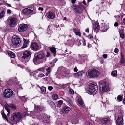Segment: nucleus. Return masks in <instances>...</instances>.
<instances>
[{
	"label": "nucleus",
	"instance_id": "obj_1",
	"mask_svg": "<svg viewBox=\"0 0 125 125\" xmlns=\"http://www.w3.org/2000/svg\"><path fill=\"white\" fill-rule=\"evenodd\" d=\"M100 72L98 69L94 68L88 70L86 73L87 77L92 78H97Z\"/></svg>",
	"mask_w": 125,
	"mask_h": 125
},
{
	"label": "nucleus",
	"instance_id": "obj_2",
	"mask_svg": "<svg viewBox=\"0 0 125 125\" xmlns=\"http://www.w3.org/2000/svg\"><path fill=\"white\" fill-rule=\"evenodd\" d=\"M88 89V90L87 91V93L89 94H92L97 91L98 87L95 83H91L89 85Z\"/></svg>",
	"mask_w": 125,
	"mask_h": 125
},
{
	"label": "nucleus",
	"instance_id": "obj_3",
	"mask_svg": "<svg viewBox=\"0 0 125 125\" xmlns=\"http://www.w3.org/2000/svg\"><path fill=\"white\" fill-rule=\"evenodd\" d=\"M45 55V54L42 52H40L34 55L33 60V62L35 64H36L37 62L39 60L43 59Z\"/></svg>",
	"mask_w": 125,
	"mask_h": 125
},
{
	"label": "nucleus",
	"instance_id": "obj_4",
	"mask_svg": "<svg viewBox=\"0 0 125 125\" xmlns=\"http://www.w3.org/2000/svg\"><path fill=\"white\" fill-rule=\"evenodd\" d=\"M31 52L27 50L23 52V53L21 54V56L23 60L25 61V62H28L31 57Z\"/></svg>",
	"mask_w": 125,
	"mask_h": 125
},
{
	"label": "nucleus",
	"instance_id": "obj_5",
	"mask_svg": "<svg viewBox=\"0 0 125 125\" xmlns=\"http://www.w3.org/2000/svg\"><path fill=\"white\" fill-rule=\"evenodd\" d=\"M3 94L4 97L8 98L12 96L13 94V92L11 89H7L4 90Z\"/></svg>",
	"mask_w": 125,
	"mask_h": 125
},
{
	"label": "nucleus",
	"instance_id": "obj_6",
	"mask_svg": "<svg viewBox=\"0 0 125 125\" xmlns=\"http://www.w3.org/2000/svg\"><path fill=\"white\" fill-rule=\"evenodd\" d=\"M22 117V115L20 113H14L12 114L10 118L11 121L14 120L15 121H19Z\"/></svg>",
	"mask_w": 125,
	"mask_h": 125
},
{
	"label": "nucleus",
	"instance_id": "obj_7",
	"mask_svg": "<svg viewBox=\"0 0 125 125\" xmlns=\"http://www.w3.org/2000/svg\"><path fill=\"white\" fill-rule=\"evenodd\" d=\"M12 42L14 45L17 46L20 44L21 41L19 37L16 36H13L12 37Z\"/></svg>",
	"mask_w": 125,
	"mask_h": 125
},
{
	"label": "nucleus",
	"instance_id": "obj_8",
	"mask_svg": "<svg viewBox=\"0 0 125 125\" xmlns=\"http://www.w3.org/2000/svg\"><path fill=\"white\" fill-rule=\"evenodd\" d=\"M123 113H119L118 115V118L116 120V124L117 125H123Z\"/></svg>",
	"mask_w": 125,
	"mask_h": 125
},
{
	"label": "nucleus",
	"instance_id": "obj_9",
	"mask_svg": "<svg viewBox=\"0 0 125 125\" xmlns=\"http://www.w3.org/2000/svg\"><path fill=\"white\" fill-rule=\"evenodd\" d=\"M101 91L103 92H106L109 90V85L108 83L103 82L101 83Z\"/></svg>",
	"mask_w": 125,
	"mask_h": 125
},
{
	"label": "nucleus",
	"instance_id": "obj_10",
	"mask_svg": "<svg viewBox=\"0 0 125 125\" xmlns=\"http://www.w3.org/2000/svg\"><path fill=\"white\" fill-rule=\"evenodd\" d=\"M27 25L26 24H21L19 26L18 30L20 32L25 31L27 29Z\"/></svg>",
	"mask_w": 125,
	"mask_h": 125
},
{
	"label": "nucleus",
	"instance_id": "obj_11",
	"mask_svg": "<svg viewBox=\"0 0 125 125\" xmlns=\"http://www.w3.org/2000/svg\"><path fill=\"white\" fill-rule=\"evenodd\" d=\"M46 15L47 17L49 19H53L55 17V13L51 11H49L46 14Z\"/></svg>",
	"mask_w": 125,
	"mask_h": 125
},
{
	"label": "nucleus",
	"instance_id": "obj_12",
	"mask_svg": "<svg viewBox=\"0 0 125 125\" xmlns=\"http://www.w3.org/2000/svg\"><path fill=\"white\" fill-rule=\"evenodd\" d=\"M10 22L9 25L10 27H13L16 24L17 22V18L14 17L12 18L10 20Z\"/></svg>",
	"mask_w": 125,
	"mask_h": 125
},
{
	"label": "nucleus",
	"instance_id": "obj_13",
	"mask_svg": "<svg viewBox=\"0 0 125 125\" xmlns=\"http://www.w3.org/2000/svg\"><path fill=\"white\" fill-rule=\"evenodd\" d=\"M39 47L38 44L35 42L32 43L31 45V49L34 51H36L39 49Z\"/></svg>",
	"mask_w": 125,
	"mask_h": 125
},
{
	"label": "nucleus",
	"instance_id": "obj_14",
	"mask_svg": "<svg viewBox=\"0 0 125 125\" xmlns=\"http://www.w3.org/2000/svg\"><path fill=\"white\" fill-rule=\"evenodd\" d=\"M36 116L39 119L42 120L44 121H45V120L47 119V116L45 114H42Z\"/></svg>",
	"mask_w": 125,
	"mask_h": 125
},
{
	"label": "nucleus",
	"instance_id": "obj_15",
	"mask_svg": "<svg viewBox=\"0 0 125 125\" xmlns=\"http://www.w3.org/2000/svg\"><path fill=\"white\" fill-rule=\"evenodd\" d=\"M33 12L32 10L28 9L27 8L25 9L22 11L23 13L25 14L29 15L31 13Z\"/></svg>",
	"mask_w": 125,
	"mask_h": 125
},
{
	"label": "nucleus",
	"instance_id": "obj_16",
	"mask_svg": "<svg viewBox=\"0 0 125 125\" xmlns=\"http://www.w3.org/2000/svg\"><path fill=\"white\" fill-rule=\"evenodd\" d=\"M70 108L66 106L64 107L63 109L61 110V111L62 113H67L70 111Z\"/></svg>",
	"mask_w": 125,
	"mask_h": 125
},
{
	"label": "nucleus",
	"instance_id": "obj_17",
	"mask_svg": "<svg viewBox=\"0 0 125 125\" xmlns=\"http://www.w3.org/2000/svg\"><path fill=\"white\" fill-rule=\"evenodd\" d=\"M49 104L51 105V107L53 109H55L56 108V106L54 103L51 100H49L48 101Z\"/></svg>",
	"mask_w": 125,
	"mask_h": 125
},
{
	"label": "nucleus",
	"instance_id": "obj_18",
	"mask_svg": "<svg viewBox=\"0 0 125 125\" xmlns=\"http://www.w3.org/2000/svg\"><path fill=\"white\" fill-rule=\"evenodd\" d=\"M23 40L24 43L22 47V48H25L27 47L28 46V41L27 40L24 39H23Z\"/></svg>",
	"mask_w": 125,
	"mask_h": 125
},
{
	"label": "nucleus",
	"instance_id": "obj_19",
	"mask_svg": "<svg viewBox=\"0 0 125 125\" xmlns=\"http://www.w3.org/2000/svg\"><path fill=\"white\" fill-rule=\"evenodd\" d=\"M65 100L67 101V103L70 104L72 106H73V103L72 101L68 97H66L65 98Z\"/></svg>",
	"mask_w": 125,
	"mask_h": 125
},
{
	"label": "nucleus",
	"instance_id": "obj_20",
	"mask_svg": "<svg viewBox=\"0 0 125 125\" xmlns=\"http://www.w3.org/2000/svg\"><path fill=\"white\" fill-rule=\"evenodd\" d=\"M78 103L79 105L82 107H84V104L83 101L80 98H79L77 100Z\"/></svg>",
	"mask_w": 125,
	"mask_h": 125
},
{
	"label": "nucleus",
	"instance_id": "obj_21",
	"mask_svg": "<svg viewBox=\"0 0 125 125\" xmlns=\"http://www.w3.org/2000/svg\"><path fill=\"white\" fill-rule=\"evenodd\" d=\"M102 28L104 29L105 30H106L108 26V23L107 21L103 23H102Z\"/></svg>",
	"mask_w": 125,
	"mask_h": 125
},
{
	"label": "nucleus",
	"instance_id": "obj_22",
	"mask_svg": "<svg viewBox=\"0 0 125 125\" xmlns=\"http://www.w3.org/2000/svg\"><path fill=\"white\" fill-rule=\"evenodd\" d=\"M63 101L62 100H60L56 103V104L57 106L59 108H60L62 104Z\"/></svg>",
	"mask_w": 125,
	"mask_h": 125
},
{
	"label": "nucleus",
	"instance_id": "obj_23",
	"mask_svg": "<svg viewBox=\"0 0 125 125\" xmlns=\"http://www.w3.org/2000/svg\"><path fill=\"white\" fill-rule=\"evenodd\" d=\"M101 123L104 124H106L108 121V119L107 118H103L100 119Z\"/></svg>",
	"mask_w": 125,
	"mask_h": 125
},
{
	"label": "nucleus",
	"instance_id": "obj_24",
	"mask_svg": "<svg viewBox=\"0 0 125 125\" xmlns=\"http://www.w3.org/2000/svg\"><path fill=\"white\" fill-rule=\"evenodd\" d=\"M82 75V72L81 71H80L78 72L75 73L74 74V75L75 77H77L81 76Z\"/></svg>",
	"mask_w": 125,
	"mask_h": 125
},
{
	"label": "nucleus",
	"instance_id": "obj_25",
	"mask_svg": "<svg viewBox=\"0 0 125 125\" xmlns=\"http://www.w3.org/2000/svg\"><path fill=\"white\" fill-rule=\"evenodd\" d=\"M35 108L36 111H37L40 110V111H42L43 110V108L40 106H35Z\"/></svg>",
	"mask_w": 125,
	"mask_h": 125
},
{
	"label": "nucleus",
	"instance_id": "obj_26",
	"mask_svg": "<svg viewBox=\"0 0 125 125\" xmlns=\"http://www.w3.org/2000/svg\"><path fill=\"white\" fill-rule=\"evenodd\" d=\"M121 63H125V59L122 53H121Z\"/></svg>",
	"mask_w": 125,
	"mask_h": 125
},
{
	"label": "nucleus",
	"instance_id": "obj_27",
	"mask_svg": "<svg viewBox=\"0 0 125 125\" xmlns=\"http://www.w3.org/2000/svg\"><path fill=\"white\" fill-rule=\"evenodd\" d=\"M8 55L11 58H14L15 57V54L13 52H10L8 53Z\"/></svg>",
	"mask_w": 125,
	"mask_h": 125
},
{
	"label": "nucleus",
	"instance_id": "obj_28",
	"mask_svg": "<svg viewBox=\"0 0 125 125\" xmlns=\"http://www.w3.org/2000/svg\"><path fill=\"white\" fill-rule=\"evenodd\" d=\"M117 72L115 70L112 71L111 73L112 76L113 77H116L117 75Z\"/></svg>",
	"mask_w": 125,
	"mask_h": 125
},
{
	"label": "nucleus",
	"instance_id": "obj_29",
	"mask_svg": "<svg viewBox=\"0 0 125 125\" xmlns=\"http://www.w3.org/2000/svg\"><path fill=\"white\" fill-rule=\"evenodd\" d=\"M119 33H124V28L123 26H121L119 27Z\"/></svg>",
	"mask_w": 125,
	"mask_h": 125
},
{
	"label": "nucleus",
	"instance_id": "obj_30",
	"mask_svg": "<svg viewBox=\"0 0 125 125\" xmlns=\"http://www.w3.org/2000/svg\"><path fill=\"white\" fill-rule=\"evenodd\" d=\"M51 51L53 53V55H55L56 49L54 47L51 48H50Z\"/></svg>",
	"mask_w": 125,
	"mask_h": 125
},
{
	"label": "nucleus",
	"instance_id": "obj_31",
	"mask_svg": "<svg viewBox=\"0 0 125 125\" xmlns=\"http://www.w3.org/2000/svg\"><path fill=\"white\" fill-rule=\"evenodd\" d=\"M98 24L97 23H95L94 24V30H96L98 29L99 28Z\"/></svg>",
	"mask_w": 125,
	"mask_h": 125
},
{
	"label": "nucleus",
	"instance_id": "obj_32",
	"mask_svg": "<svg viewBox=\"0 0 125 125\" xmlns=\"http://www.w3.org/2000/svg\"><path fill=\"white\" fill-rule=\"evenodd\" d=\"M117 101L120 102L122 101L123 100V97L122 96L119 95L118 96L117 98Z\"/></svg>",
	"mask_w": 125,
	"mask_h": 125
},
{
	"label": "nucleus",
	"instance_id": "obj_33",
	"mask_svg": "<svg viewBox=\"0 0 125 125\" xmlns=\"http://www.w3.org/2000/svg\"><path fill=\"white\" fill-rule=\"evenodd\" d=\"M13 78H10L8 82V83L9 84H11L13 83Z\"/></svg>",
	"mask_w": 125,
	"mask_h": 125
},
{
	"label": "nucleus",
	"instance_id": "obj_34",
	"mask_svg": "<svg viewBox=\"0 0 125 125\" xmlns=\"http://www.w3.org/2000/svg\"><path fill=\"white\" fill-rule=\"evenodd\" d=\"M58 98V95L56 94H54L52 96V98L53 100H56Z\"/></svg>",
	"mask_w": 125,
	"mask_h": 125
},
{
	"label": "nucleus",
	"instance_id": "obj_35",
	"mask_svg": "<svg viewBox=\"0 0 125 125\" xmlns=\"http://www.w3.org/2000/svg\"><path fill=\"white\" fill-rule=\"evenodd\" d=\"M1 114L2 115V117L4 118V119H6L7 121V122H8V120L7 118L6 115L3 113H1Z\"/></svg>",
	"mask_w": 125,
	"mask_h": 125
},
{
	"label": "nucleus",
	"instance_id": "obj_36",
	"mask_svg": "<svg viewBox=\"0 0 125 125\" xmlns=\"http://www.w3.org/2000/svg\"><path fill=\"white\" fill-rule=\"evenodd\" d=\"M5 13L4 11H2L0 13V19H1L4 16Z\"/></svg>",
	"mask_w": 125,
	"mask_h": 125
},
{
	"label": "nucleus",
	"instance_id": "obj_37",
	"mask_svg": "<svg viewBox=\"0 0 125 125\" xmlns=\"http://www.w3.org/2000/svg\"><path fill=\"white\" fill-rule=\"evenodd\" d=\"M64 76L66 77L69 78L70 76L71 75H70L69 73L67 72L65 73Z\"/></svg>",
	"mask_w": 125,
	"mask_h": 125
},
{
	"label": "nucleus",
	"instance_id": "obj_38",
	"mask_svg": "<svg viewBox=\"0 0 125 125\" xmlns=\"http://www.w3.org/2000/svg\"><path fill=\"white\" fill-rule=\"evenodd\" d=\"M74 32L75 33V34L77 35H78L79 36H81V35L80 34V32L78 31L76 32L75 31L74 29H73Z\"/></svg>",
	"mask_w": 125,
	"mask_h": 125
},
{
	"label": "nucleus",
	"instance_id": "obj_39",
	"mask_svg": "<svg viewBox=\"0 0 125 125\" xmlns=\"http://www.w3.org/2000/svg\"><path fill=\"white\" fill-rule=\"evenodd\" d=\"M21 98L22 101H24V102L27 101L26 98L24 96L21 97Z\"/></svg>",
	"mask_w": 125,
	"mask_h": 125
},
{
	"label": "nucleus",
	"instance_id": "obj_40",
	"mask_svg": "<svg viewBox=\"0 0 125 125\" xmlns=\"http://www.w3.org/2000/svg\"><path fill=\"white\" fill-rule=\"evenodd\" d=\"M120 35V37L121 38L123 39L124 37V33H119Z\"/></svg>",
	"mask_w": 125,
	"mask_h": 125
},
{
	"label": "nucleus",
	"instance_id": "obj_41",
	"mask_svg": "<svg viewBox=\"0 0 125 125\" xmlns=\"http://www.w3.org/2000/svg\"><path fill=\"white\" fill-rule=\"evenodd\" d=\"M44 75L42 73H40L38 75V76L40 77H43L44 76Z\"/></svg>",
	"mask_w": 125,
	"mask_h": 125
},
{
	"label": "nucleus",
	"instance_id": "obj_42",
	"mask_svg": "<svg viewBox=\"0 0 125 125\" xmlns=\"http://www.w3.org/2000/svg\"><path fill=\"white\" fill-rule=\"evenodd\" d=\"M41 90L43 92H45L46 91L45 87L44 86L42 87L41 88Z\"/></svg>",
	"mask_w": 125,
	"mask_h": 125
},
{
	"label": "nucleus",
	"instance_id": "obj_43",
	"mask_svg": "<svg viewBox=\"0 0 125 125\" xmlns=\"http://www.w3.org/2000/svg\"><path fill=\"white\" fill-rule=\"evenodd\" d=\"M45 70V68L42 67L41 68L39 69H38V70L39 71H42Z\"/></svg>",
	"mask_w": 125,
	"mask_h": 125
},
{
	"label": "nucleus",
	"instance_id": "obj_44",
	"mask_svg": "<svg viewBox=\"0 0 125 125\" xmlns=\"http://www.w3.org/2000/svg\"><path fill=\"white\" fill-rule=\"evenodd\" d=\"M9 106L10 107L12 108H14L15 107L14 105L13 104H10Z\"/></svg>",
	"mask_w": 125,
	"mask_h": 125
},
{
	"label": "nucleus",
	"instance_id": "obj_45",
	"mask_svg": "<svg viewBox=\"0 0 125 125\" xmlns=\"http://www.w3.org/2000/svg\"><path fill=\"white\" fill-rule=\"evenodd\" d=\"M69 92L71 94H73L74 93L72 89H70L69 90Z\"/></svg>",
	"mask_w": 125,
	"mask_h": 125
},
{
	"label": "nucleus",
	"instance_id": "obj_46",
	"mask_svg": "<svg viewBox=\"0 0 125 125\" xmlns=\"http://www.w3.org/2000/svg\"><path fill=\"white\" fill-rule=\"evenodd\" d=\"M46 71L50 73L51 71V69L50 67H49L46 68Z\"/></svg>",
	"mask_w": 125,
	"mask_h": 125
},
{
	"label": "nucleus",
	"instance_id": "obj_47",
	"mask_svg": "<svg viewBox=\"0 0 125 125\" xmlns=\"http://www.w3.org/2000/svg\"><path fill=\"white\" fill-rule=\"evenodd\" d=\"M82 42L83 43V45L84 46H85L86 45V43L85 40L84 39H83L82 40Z\"/></svg>",
	"mask_w": 125,
	"mask_h": 125
},
{
	"label": "nucleus",
	"instance_id": "obj_48",
	"mask_svg": "<svg viewBox=\"0 0 125 125\" xmlns=\"http://www.w3.org/2000/svg\"><path fill=\"white\" fill-rule=\"evenodd\" d=\"M38 10L40 11H42L43 10V8L42 7H39L38 8Z\"/></svg>",
	"mask_w": 125,
	"mask_h": 125
},
{
	"label": "nucleus",
	"instance_id": "obj_49",
	"mask_svg": "<svg viewBox=\"0 0 125 125\" xmlns=\"http://www.w3.org/2000/svg\"><path fill=\"white\" fill-rule=\"evenodd\" d=\"M86 125H93L91 123L88 122H87L85 123Z\"/></svg>",
	"mask_w": 125,
	"mask_h": 125
},
{
	"label": "nucleus",
	"instance_id": "obj_50",
	"mask_svg": "<svg viewBox=\"0 0 125 125\" xmlns=\"http://www.w3.org/2000/svg\"><path fill=\"white\" fill-rule=\"evenodd\" d=\"M118 50L117 48H115V52L116 53H117L118 52Z\"/></svg>",
	"mask_w": 125,
	"mask_h": 125
},
{
	"label": "nucleus",
	"instance_id": "obj_51",
	"mask_svg": "<svg viewBox=\"0 0 125 125\" xmlns=\"http://www.w3.org/2000/svg\"><path fill=\"white\" fill-rule=\"evenodd\" d=\"M103 57L105 58H106L107 57V55L106 54H104L103 55Z\"/></svg>",
	"mask_w": 125,
	"mask_h": 125
},
{
	"label": "nucleus",
	"instance_id": "obj_52",
	"mask_svg": "<svg viewBox=\"0 0 125 125\" xmlns=\"http://www.w3.org/2000/svg\"><path fill=\"white\" fill-rule=\"evenodd\" d=\"M53 88L51 86H49L48 87V89L50 91H51L52 89Z\"/></svg>",
	"mask_w": 125,
	"mask_h": 125
},
{
	"label": "nucleus",
	"instance_id": "obj_53",
	"mask_svg": "<svg viewBox=\"0 0 125 125\" xmlns=\"http://www.w3.org/2000/svg\"><path fill=\"white\" fill-rule=\"evenodd\" d=\"M17 66L18 67H20V68H21L22 69L23 68V66L22 65H20V64H18L17 65Z\"/></svg>",
	"mask_w": 125,
	"mask_h": 125
},
{
	"label": "nucleus",
	"instance_id": "obj_54",
	"mask_svg": "<svg viewBox=\"0 0 125 125\" xmlns=\"http://www.w3.org/2000/svg\"><path fill=\"white\" fill-rule=\"evenodd\" d=\"M118 23L117 22H116L115 23L114 25L115 26L117 27L118 25Z\"/></svg>",
	"mask_w": 125,
	"mask_h": 125
},
{
	"label": "nucleus",
	"instance_id": "obj_55",
	"mask_svg": "<svg viewBox=\"0 0 125 125\" xmlns=\"http://www.w3.org/2000/svg\"><path fill=\"white\" fill-rule=\"evenodd\" d=\"M83 3L84 5L85 6L86 5V3L85 1V0H83Z\"/></svg>",
	"mask_w": 125,
	"mask_h": 125
},
{
	"label": "nucleus",
	"instance_id": "obj_56",
	"mask_svg": "<svg viewBox=\"0 0 125 125\" xmlns=\"http://www.w3.org/2000/svg\"><path fill=\"white\" fill-rule=\"evenodd\" d=\"M78 71V69L76 67H75L74 69V71L75 72H77Z\"/></svg>",
	"mask_w": 125,
	"mask_h": 125
},
{
	"label": "nucleus",
	"instance_id": "obj_57",
	"mask_svg": "<svg viewBox=\"0 0 125 125\" xmlns=\"http://www.w3.org/2000/svg\"><path fill=\"white\" fill-rule=\"evenodd\" d=\"M11 11L10 10H7V13H11Z\"/></svg>",
	"mask_w": 125,
	"mask_h": 125
},
{
	"label": "nucleus",
	"instance_id": "obj_58",
	"mask_svg": "<svg viewBox=\"0 0 125 125\" xmlns=\"http://www.w3.org/2000/svg\"><path fill=\"white\" fill-rule=\"evenodd\" d=\"M88 37L89 38L91 39L92 38V36L91 34H90L88 35Z\"/></svg>",
	"mask_w": 125,
	"mask_h": 125
},
{
	"label": "nucleus",
	"instance_id": "obj_59",
	"mask_svg": "<svg viewBox=\"0 0 125 125\" xmlns=\"http://www.w3.org/2000/svg\"><path fill=\"white\" fill-rule=\"evenodd\" d=\"M30 74L31 75H33V76H34V75H35V74L33 73H30Z\"/></svg>",
	"mask_w": 125,
	"mask_h": 125
},
{
	"label": "nucleus",
	"instance_id": "obj_60",
	"mask_svg": "<svg viewBox=\"0 0 125 125\" xmlns=\"http://www.w3.org/2000/svg\"><path fill=\"white\" fill-rule=\"evenodd\" d=\"M72 3L74 4L75 3L76 0H72Z\"/></svg>",
	"mask_w": 125,
	"mask_h": 125
},
{
	"label": "nucleus",
	"instance_id": "obj_61",
	"mask_svg": "<svg viewBox=\"0 0 125 125\" xmlns=\"http://www.w3.org/2000/svg\"><path fill=\"white\" fill-rule=\"evenodd\" d=\"M50 54L49 52H47V54L46 55V56L47 57H49L50 55Z\"/></svg>",
	"mask_w": 125,
	"mask_h": 125
},
{
	"label": "nucleus",
	"instance_id": "obj_62",
	"mask_svg": "<svg viewBox=\"0 0 125 125\" xmlns=\"http://www.w3.org/2000/svg\"><path fill=\"white\" fill-rule=\"evenodd\" d=\"M7 112H8V113H10V110L8 108H7Z\"/></svg>",
	"mask_w": 125,
	"mask_h": 125
},
{
	"label": "nucleus",
	"instance_id": "obj_63",
	"mask_svg": "<svg viewBox=\"0 0 125 125\" xmlns=\"http://www.w3.org/2000/svg\"><path fill=\"white\" fill-rule=\"evenodd\" d=\"M85 31L87 32H89V29L88 28L87 29L85 30Z\"/></svg>",
	"mask_w": 125,
	"mask_h": 125
},
{
	"label": "nucleus",
	"instance_id": "obj_64",
	"mask_svg": "<svg viewBox=\"0 0 125 125\" xmlns=\"http://www.w3.org/2000/svg\"><path fill=\"white\" fill-rule=\"evenodd\" d=\"M123 23L125 24V18L123 19Z\"/></svg>",
	"mask_w": 125,
	"mask_h": 125
}]
</instances>
